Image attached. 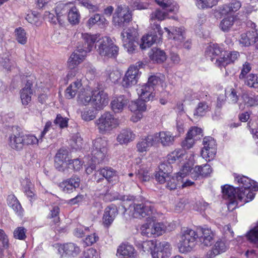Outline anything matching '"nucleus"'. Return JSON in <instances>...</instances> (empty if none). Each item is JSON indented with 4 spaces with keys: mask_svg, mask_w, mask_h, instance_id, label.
Segmentation results:
<instances>
[{
    "mask_svg": "<svg viewBox=\"0 0 258 258\" xmlns=\"http://www.w3.org/2000/svg\"><path fill=\"white\" fill-rule=\"evenodd\" d=\"M241 7V3L238 0H232L230 2L218 7L217 12L221 16L232 15Z\"/></svg>",
    "mask_w": 258,
    "mask_h": 258,
    "instance_id": "16",
    "label": "nucleus"
},
{
    "mask_svg": "<svg viewBox=\"0 0 258 258\" xmlns=\"http://www.w3.org/2000/svg\"><path fill=\"white\" fill-rule=\"evenodd\" d=\"M135 137V134L131 129L125 128L120 131L117 137L116 140L120 144H127L133 141Z\"/></svg>",
    "mask_w": 258,
    "mask_h": 258,
    "instance_id": "29",
    "label": "nucleus"
},
{
    "mask_svg": "<svg viewBox=\"0 0 258 258\" xmlns=\"http://www.w3.org/2000/svg\"><path fill=\"white\" fill-rule=\"evenodd\" d=\"M198 238L197 231L187 229L181 232L178 248L180 252L190 251L195 246Z\"/></svg>",
    "mask_w": 258,
    "mask_h": 258,
    "instance_id": "5",
    "label": "nucleus"
},
{
    "mask_svg": "<svg viewBox=\"0 0 258 258\" xmlns=\"http://www.w3.org/2000/svg\"><path fill=\"white\" fill-rule=\"evenodd\" d=\"M95 124L99 132L104 134L115 128L119 124V120L110 112H105L96 120Z\"/></svg>",
    "mask_w": 258,
    "mask_h": 258,
    "instance_id": "4",
    "label": "nucleus"
},
{
    "mask_svg": "<svg viewBox=\"0 0 258 258\" xmlns=\"http://www.w3.org/2000/svg\"><path fill=\"white\" fill-rule=\"evenodd\" d=\"M167 161H181L184 159L187 161H194L195 155L189 153L186 154L185 151L182 149H175L169 153L167 156Z\"/></svg>",
    "mask_w": 258,
    "mask_h": 258,
    "instance_id": "17",
    "label": "nucleus"
},
{
    "mask_svg": "<svg viewBox=\"0 0 258 258\" xmlns=\"http://www.w3.org/2000/svg\"><path fill=\"white\" fill-rule=\"evenodd\" d=\"M23 138L24 140V145L35 144L38 143V142L42 139L40 137L38 139L36 137L32 135H23Z\"/></svg>",
    "mask_w": 258,
    "mask_h": 258,
    "instance_id": "62",
    "label": "nucleus"
},
{
    "mask_svg": "<svg viewBox=\"0 0 258 258\" xmlns=\"http://www.w3.org/2000/svg\"><path fill=\"white\" fill-rule=\"evenodd\" d=\"M146 84L153 87L155 92L156 91L162 92L165 90V92H168L166 90L167 86L163 80V77L161 78L158 76H151L148 78V82Z\"/></svg>",
    "mask_w": 258,
    "mask_h": 258,
    "instance_id": "22",
    "label": "nucleus"
},
{
    "mask_svg": "<svg viewBox=\"0 0 258 258\" xmlns=\"http://www.w3.org/2000/svg\"><path fill=\"white\" fill-rule=\"evenodd\" d=\"M156 3L163 9H167V11L172 12L177 10V7L173 0H155Z\"/></svg>",
    "mask_w": 258,
    "mask_h": 258,
    "instance_id": "45",
    "label": "nucleus"
},
{
    "mask_svg": "<svg viewBox=\"0 0 258 258\" xmlns=\"http://www.w3.org/2000/svg\"><path fill=\"white\" fill-rule=\"evenodd\" d=\"M107 142L105 138H99L96 139L93 142L94 149L103 150L104 148H107Z\"/></svg>",
    "mask_w": 258,
    "mask_h": 258,
    "instance_id": "61",
    "label": "nucleus"
},
{
    "mask_svg": "<svg viewBox=\"0 0 258 258\" xmlns=\"http://www.w3.org/2000/svg\"><path fill=\"white\" fill-rule=\"evenodd\" d=\"M167 17V14L165 10H161L160 9H156L150 14V27L153 25V24H158L155 22L156 20L158 21H162L165 20Z\"/></svg>",
    "mask_w": 258,
    "mask_h": 258,
    "instance_id": "38",
    "label": "nucleus"
},
{
    "mask_svg": "<svg viewBox=\"0 0 258 258\" xmlns=\"http://www.w3.org/2000/svg\"><path fill=\"white\" fill-rule=\"evenodd\" d=\"M209 110V106L207 103L205 102H201L198 104V105L194 113V115L195 117L203 116Z\"/></svg>",
    "mask_w": 258,
    "mask_h": 258,
    "instance_id": "55",
    "label": "nucleus"
},
{
    "mask_svg": "<svg viewBox=\"0 0 258 258\" xmlns=\"http://www.w3.org/2000/svg\"><path fill=\"white\" fill-rule=\"evenodd\" d=\"M73 162H55L54 166L59 171L68 172L69 168L74 167Z\"/></svg>",
    "mask_w": 258,
    "mask_h": 258,
    "instance_id": "59",
    "label": "nucleus"
},
{
    "mask_svg": "<svg viewBox=\"0 0 258 258\" xmlns=\"http://www.w3.org/2000/svg\"><path fill=\"white\" fill-rule=\"evenodd\" d=\"M205 53L206 57L219 68L225 67L234 62L239 55L237 51H224L221 46L213 43L207 46Z\"/></svg>",
    "mask_w": 258,
    "mask_h": 258,
    "instance_id": "2",
    "label": "nucleus"
},
{
    "mask_svg": "<svg viewBox=\"0 0 258 258\" xmlns=\"http://www.w3.org/2000/svg\"><path fill=\"white\" fill-rule=\"evenodd\" d=\"M141 234L143 236L151 237L154 236L152 223H146L141 227Z\"/></svg>",
    "mask_w": 258,
    "mask_h": 258,
    "instance_id": "57",
    "label": "nucleus"
},
{
    "mask_svg": "<svg viewBox=\"0 0 258 258\" xmlns=\"http://www.w3.org/2000/svg\"><path fill=\"white\" fill-rule=\"evenodd\" d=\"M246 237L250 243L258 247V224L246 234Z\"/></svg>",
    "mask_w": 258,
    "mask_h": 258,
    "instance_id": "51",
    "label": "nucleus"
},
{
    "mask_svg": "<svg viewBox=\"0 0 258 258\" xmlns=\"http://www.w3.org/2000/svg\"><path fill=\"white\" fill-rule=\"evenodd\" d=\"M106 21L105 19L101 16L99 14H95L92 16L88 21V24L89 26H92L97 23L99 24L105 23Z\"/></svg>",
    "mask_w": 258,
    "mask_h": 258,
    "instance_id": "63",
    "label": "nucleus"
},
{
    "mask_svg": "<svg viewBox=\"0 0 258 258\" xmlns=\"http://www.w3.org/2000/svg\"><path fill=\"white\" fill-rule=\"evenodd\" d=\"M54 161H80L78 158L71 160L69 157V152L64 148L60 149L56 153Z\"/></svg>",
    "mask_w": 258,
    "mask_h": 258,
    "instance_id": "43",
    "label": "nucleus"
},
{
    "mask_svg": "<svg viewBox=\"0 0 258 258\" xmlns=\"http://www.w3.org/2000/svg\"><path fill=\"white\" fill-rule=\"evenodd\" d=\"M14 36L17 41L22 45H25L27 42L28 35L26 30L22 27H18L14 31Z\"/></svg>",
    "mask_w": 258,
    "mask_h": 258,
    "instance_id": "40",
    "label": "nucleus"
},
{
    "mask_svg": "<svg viewBox=\"0 0 258 258\" xmlns=\"http://www.w3.org/2000/svg\"><path fill=\"white\" fill-rule=\"evenodd\" d=\"M156 144L161 141L164 146H170L174 141V136L169 132H160L153 134Z\"/></svg>",
    "mask_w": 258,
    "mask_h": 258,
    "instance_id": "20",
    "label": "nucleus"
},
{
    "mask_svg": "<svg viewBox=\"0 0 258 258\" xmlns=\"http://www.w3.org/2000/svg\"><path fill=\"white\" fill-rule=\"evenodd\" d=\"M68 5L64 4H59L57 5L55 9V14L46 11L44 14V19L52 24L57 23L61 25L64 22V14L68 11Z\"/></svg>",
    "mask_w": 258,
    "mask_h": 258,
    "instance_id": "10",
    "label": "nucleus"
},
{
    "mask_svg": "<svg viewBox=\"0 0 258 258\" xmlns=\"http://www.w3.org/2000/svg\"><path fill=\"white\" fill-rule=\"evenodd\" d=\"M68 19L72 24H78L80 19V15L76 7H73L69 10Z\"/></svg>",
    "mask_w": 258,
    "mask_h": 258,
    "instance_id": "46",
    "label": "nucleus"
},
{
    "mask_svg": "<svg viewBox=\"0 0 258 258\" xmlns=\"http://www.w3.org/2000/svg\"><path fill=\"white\" fill-rule=\"evenodd\" d=\"M165 31L167 33V37L169 39L173 38L178 43L182 42L185 39V32L182 28H175L171 31L168 28H164Z\"/></svg>",
    "mask_w": 258,
    "mask_h": 258,
    "instance_id": "30",
    "label": "nucleus"
},
{
    "mask_svg": "<svg viewBox=\"0 0 258 258\" xmlns=\"http://www.w3.org/2000/svg\"><path fill=\"white\" fill-rule=\"evenodd\" d=\"M118 213L116 207L111 205L107 207L103 216V223L104 226L108 227L113 222Z\"/></svg>",
    "mask_w": 258,
    "mask_h": 258,
    "instance_id": "23",
    "label": "nucleus"
},
{
    "mask_svg": "<svg viewBox=\"0 0 258 258\" xmlns=\"http://www.w3.org/2000/svg\"><path fill=\"white\" fill-rule=\"evenodd\" d=\"M255 35V31H249L241 35L239 43L244 46H248L252 44V40Z\"/></svg>",
    "mask_w": 258,
    "mask_h": 258,
    "instance_id": "47",
    "label": "nucleus"
},
{
    "mask_svg": "<svg viewBox=\"0 0 258 258\" xmlns=\"http://www.w3.org/2000/svg\"><path fill=\"white\" fill-rule=\"evenodd\" d=\"M235 180L239 184V186L237 187L238 189H240V191L245 192L246 190L250 189L252 186V188L257 190L258 188L255 186V182L246 176L243 175H237L235 177Z\"/></svg>",
    "mask_w": 258,
    "mask_h": 258,
    "instance_id": "24",
    "label": "nucleus"
},
{
    "mask_svg": "<svg viewBox=\"0 0 258 258\" xmlns=\"http://www.w3.org/2000/svg\"><path fill=\"white\" fill-rule=\"evenodd\" d=\"M150 29V33L144 35L141 39L140 47L142 49L150 47L154 43L159 42L162 38L163 31L159 24H153Z\"/></svg>",
    "mask_w": 258,
    "mask_h": 258,
    "instance_id": "7",
    "label": "nucleus"
},
{
    "mask_svg": "<svg viewBox=\"0 0 258 258\" xmlns=\"http://www.w3.org/2000/svg\"><path fill=\"white\" fill-rule=\"evenodd\" d=\"M9 144L13 149L19 150L22 149L24 146L23 135L20 133H16L9 137Z\"/></svg>",
    "mask_w": 258,
    "mask_h": 258,
    "instance_id": "35",
    "label": "nucleus"
},
{
    "mask_svg": "<svg viewBox=\"0 0 258 258\" xmlns=\"http://www.w3.org/2000/svg\"><path fill=\"white\" fill-rule=\"evenodd\" d=\"M198 238L200 242L204 246H210L213 241L214 234L211 229L209 228H201L197 230Z\"/></svg>",
    "mask_w": 258,
    "mask_h": 258,
    "instance_id": "21",
    "label": "nucleus"
},
{
    "mask_svg": "<svg viewBox=\"0 0 258 258\" xmlns=\"http://www.w3.org/2000/svg\"><path fill=\"white\" fill-rule=\"evenodd\" d=\"M136 34V30L130 28L127 30L124 29L121 33L123 46L124 49L130 53H133L135 51L136 47L134 44V41Z\"/></svg>",
    "mask_w": 258,
    "mask_h": 258,
    "instance_id": "14",
    "label": "nucleus"
},
{
    "mask_svg": "<svg viewBox=\"0 0 258 258\" xmlns=\"http://www.w3.org/2000/svg\"><path fill=\"white\" fill-rule=\"evenodd\" d=\"M149 246V249L151 251L152 258H167L169 257L171 253H168L166 250L162 253L161 252V247L159 246L158 244L154 245L153 241H147L143 243V248L147 249V247Z\"/></svg>",
    "mask_w": 258,
    "mask_h": 258,
    "instance_id": "19",
    "label": "nucleus"
},
{
    "mask_svg": "<svg viewBox=\"0 0 258 258\" xmlns=\"http://www.w3.org/2000/svg\"><path fill=\"white\" fill-rule=\"evenodd\" d=\"M156 145L153 135H148L145 139L139 142L137 145L138 151L143 153L146 152L151 147Z\"/></svg>",
    "mask_w": 258,
    "mask_h": 258,
    "instance_id": "34",
    "label": "nucleus"
},
{
    "mask_svg": "<svg viewBox=\"0 0 258 258\" xmlns=\"http://www.w3.org/2000/svg\"><path fill=\"white\" fill-rule=\"evenodd\" d=\"M234 16L230 15L221 20L219 24V27L224 32H228L233 26L234 22Z\"/></svg>",
    "mask_w": 258,
    "mask_h": 258,
    "instance_id": "42",
    "label": "nucleus"
},
{
    "mask_svg": "<svg viewBox=\"0 0 258 258\" xmlns=\"http://www.w3.org/2000/svg\"><path fill=\"white\" fill-rule=\"evenodd\" d=\"M87 53L80 49L79 47L70 56L68 61V66L70 69L75 68L85 59Z\"/></svg>",
    "mask_w": 258,
    "mask_h": 258,
    "instance_id": "18",
    "label": "nucleus"
},
{
    "mask_svg": "<svg viewBox=\"0 0 258 258\" xmlns=\"http://www.w3.org/2000/svg\"><path fill=\"white\" fill-rule=\"evenodd\" d=\"M129 209L132 211V216L136 218H142L152 216L153 212V207L146 203H134L133 205H130Z\"/></svg>",
    "mask_w": 258,
    "mask_h": 258,
    "instance_id": "12",
    "label": "nucleus"
},
{
    "mask_svg": "<svg viewBox=\"0 0 258 258\" xmlns=\"http://www.w3.org/2000/svg\"><path fill=\"white\" fill-rule=\"evenodd\" d=\"M127 103L128 100L124 96L114 97L111 102V108L115 113H119L122 111Z\"/></svg>",
    "mask_w": 258,
    "mask_h": 258,
    "instance_id": "32",
    "label": "nucleus"
},
{
    "mask_svg": "<svg viewBox=\"0 0 258 258\" xmlns=\"http://www.w3.org/2000/svg\"><path fill=\"white\" fill-rule=\"evenodd\" d=\"M107 153V148H104L103 150L93 149L92 151V157L91 161H102L106 159Z\"/></svg>",
    "mask_w": 258,
    "mask_h": 258,
    "instance_id": "50",
    "label": "nucleus"
},
{
    "mask_svg": "<svg viewBox=\"0 0 258 258\" xmlns=\"http://www.w3.org/2000/svg\"><path fill=\"white\" fill-rule=\"evenodd\" d=\"M96 51L101 56L116 58L119 48L109 37H102L98 40Z\"/></svg>",
    "mask_w": 258,
    "mask_h": 258,
    "instance_id": "3",
    "label": "nucleus"
},
{
    "mask_svg": "<svg viewBox=\"0 0 258 258\" xmlns=\"http://www.w3.org/2000/svg\"><path fill=\"white\" fill-rule=\"evenodd\" d=\"M166 187L169 190H174L178 187H180L181 183L183 182L182 178L179 177L177 174L175 176H168L166 181Z\"/></svg>",
    "mask_w": 258,
    "mask_h": 258,
    "instance_id": "39",
    "label": "nucleus"
},
{
    "mask_svg": "<svg viewBox=\"0 0 258 258\" xmlns=\"http://www.w3.org/2000/svg\"><path fill=\"white\" fill-rule=\"evenodd\" d=\"M94 107H86L80 111L81 116L83 120L89 121L93 120L96 116V112Z\"/></svg>",
    "mask_w": 258,
    "mask_h": 258,
    "instance_id": "41",
    "label": "nucleus"
},
{
    "mask_svg": "<svg viewBox=\"0 0 258 258\" xmlns=\"http://www.w3.org/2000/svg\"><path fill=\"white\" fill-rule=\"evenodd\" d=\"M26 229L23 227L17 228L14 231V237L19 240H24L26 237Z\"/></svg>",
    "mask_w": 258,
    "mask_h": 258,
    "instance_id": "64",
    "label": "nucleus"
},
{
    "mask_svg": "<svg viewBox=\"0 0 258 258\" xmlns=\"http://www.w3.org/2000/svg\"><path fill=\"white\" fill-rule=\"evenodd\" d=\"M117 253L121 256L120 258H136L137 251L133 245L128 243H122L117 250Z\"/></svg>",
    "mask_w": 258,
    "mask_h": 258,
    "instance_id": "25",
    "label": "nucleus"
},
{
    "mask_svg": "<svg viewBox=\"0 0 258 258\" xmlns=\"http://www.w3.org/2000/svg\"><path fill=\"white\" fill-rule=\"evenodd\" d=\"M150 59L153 62L161 63L167 58L165 52L159 48H154L149 53Z\"/></svg>",
    "mask_w": 258,
    "mask_h": 258,
    "instance_id": "36",
    "label": "nucleus"
},
{
    "mask_svg": "<svg viewBox=\"0 0 258 258\" xmlns=\"http://www.w3.org/2000/svg\"><path fill=\"white\" fill-rule=\"evenodd\" d=\"M109 102L107 94L103 90L92 91L91 103L96 110H100L106 106Z\"/></svg>",
    "mask_w": 258,
    "mask_h": 258,
    "instance_id": "13",
    "label": "nucleus"
},
{
    "mask_svg": "<svg viewBox=\"0 0 258 258\" xmlns=\"http://www.w3.org/2000/svg\"><path fill=\"white\" fill-rule=\"evenodd\" d=\"M153 229L154 236H159L162 235L165 230V227L162 223H153Z\"/></svg>",
    "mask_w": 258,
    "mask_h": 258,
    "instance_id": "60",
    "label": "nucleus"
},
{
    "mask_svg": "<svg viewBox=\"0 0 258 258\" xmlns=\"http://www.w3.org/2000/svg\"><path fill=\"white\" fill-rule=\"evenodd\" d=\"M186 135L196 141L203 137V131L202 128L196 126L191 127L188 131Z\"/></svg>",
    "mask_w": 258,
    "mask_h": 258,
    "instance_id": "54",
    "label": "nucleus"
},
{
    "mask_svg": "<svg viewBox=\"0 0 258 258\" xmlns=\"http://www.w3.org/2000/svg\"><path fill=\"white\" fill-rule=\"evenodd\" d=\"M191 172V176L196 180L200 176L205 177L210 174L212 172V168L210 165L205 164L202 166H196Z\"/></svg>",
    "mask_w": 258,
    "mask_h": 258,
    "instance_id": "33",
    "label": "nucleus"
},
{
    "mask_svg": "<svg viewBox=\"0 0 258 258\" xmlns=\"http://www.w3.org/2000/svg\"><path fill=\"white\" fill-rule=\"evenodd\" d=\"M32 84L29 81H27L25 86L20 91V97L23 105H27L31 101Z\"/></svg>",
    "mask_w": 258,
    "mask_h": 258,
    "instance_id": "31",
    "label": "nucleus"
},
{
    "mask_svg": "<svg viewBox=\"0 0 258 258\" xmlns=\"http://www.w3.org/2000/svg\"><path fill=\"white\" fill-rule=\"evenodd\" d=\"M213 248V255H216L225 252L227 249V246L223 241L220 240L216 242Z\"/></svg>",
    "mask_w": 258,
    "mask_h": 258,
    "instance_id": "58",
    "label": "nucleus"
},
{
    "mask_svg": "<svg viewBox=\"0 0 258 258\" xmlns=\"http://www.w3.org/2000/svg\"><path fill=\"white\" fill-rule=\"evenodd\" d=\"M245 84L250 88L257 89L258 91V75L250 74L248 75L245 80Z\"/></svg>",
    "mask_w": 258,
    "mask_h": 258,
    "instance_id": "53",
    "label": "nucleus"
},
{
    "mask_svg": "<svg viewBox=\"0 0 258 258\" xmlns=\"http://www.w3.org/2000/svg\"><path fill=\"white\" fill-rule=\"evenodd\" d=\"M15 62L11 60L9 56L3 57L0 65L7 71H12L15 69Z\"/></svg>",
    "mask_w": 258,
    "mask_h": 258,
    "instance_id": "56",
    "label": "nucleus"
},
{
    "mask_svg": "<svg viewBox=\"0 0 258 258\" xmlns=\"http://www.w3.org/2000/svg\"><path fill=\"white\" fill-rule=\"evenodd\" d=\"M222 191L223 198L229 201L228 207L233 205L234 207L232 208L234 209L237 206V199L241 201L243 199V196L245 193L240 191V189L234 188L233 186L229 185H225L222 187Z\"/></svg>",
    "mask_w": 258,
    "mask_h": 258,
    "instance_id": "8",
    "label": "nucleus"
},
{
    "mask_svg": "<svg viewBox=\"0 0 258 258\" xmlns=\"http://www.w3.org/2000/svg\"><path fill=\"white\" fill-rule=\"evenodd\" d=\"M142 63L138 62L135 65H131L123 77L121 84L123 87L128 88L136 85L141 75L139 71Z\"/></svg>",
    "mask_w": 258,
    "mask_h": 258,
    "instance_id": "9",
    "label": "nucleus"
},
{
    "mask_svg": "<svg viewBox=\"0 0 258 258\" xmlns=\"http://www.w3.org/2000/svg\"><path fill=\"white\" fill-rule=\"evenodd\" d=\"M80 179L77 176H73L72 178L65 180L59 184V187L63 191L66 193L73 192L74 189L78 187L80 185Z\"/></svg>",
    "mask_w": 258,
    "mask_h": 258,
    "instance_id": "26",
    "label": "nucleus"
},
{
    "mask_svg": "<svg viewBox=\"0 0 258 258\" xmlns=\"http://www.w3.org/2000/svg\"><path fill=\"white\" fill-rule=\"evenodd\" d=\"M137 92L139 99L132 101L128 106L130 110L134 112L131 118L134 122H138L142 118L143 112L146 110L145 102L153 99L155 95L153 88L146 83L139 85Z\"/></svg>",
    "mask_w": 258,
    "mask_h": 258,
    "instance_id": "1",
    "label": "nucleus"
},
{
    "mask_svg": "<svg viewBox=\"0 0 258 258\" xmlns=\"http://www.w3.org/2000/svg\"><path fill=\"white\" fill-rule=\"evenodd\" d=\"M105 74L109 80L114 83L117 82L121 77L120 72L119 71L114 70L111 67H108L106 69Z\"/></svg>",
    "mask_w": 258,
    "mask_h": 258,
    "instance_id": "48",
    "label": "nucleus"
},
{
    "mask_svg": "<svg viewBox=\"0 0 258 258\" xmlns=\"http://www.w3.org/2000/svg\"><path fill=\"white\" fill-rule=\"evenodd\" d=\"M82 37L84 44L82 47H79L87 53L92 51L94 47L97 49L98 40L101 38L98 35L89 33L82 34Z\"/></svg>",
    "mask_w": 258,
    "mask_h": 258,
    "instance_id": "15",
    "label": "nucleus"
},
{
    "mask_svg": "<svg viewBox=\"0 0 258 258\" xmlns=\"http://www.w3.org/2000/svg\"><path fill=\"white\" fill-rule=\"evenodd\" d=\"M59 252H62L69 256H76L80 252V249L76 244L72 242L60 245L58 249Z\"/></svg>",
    "mask_w": 258,
    "mask_h": 258,
    "instance_id": "27",
    "label": "nucleus"
},
{
    "mask_svg": "<svg viewBox=\"0 0 258 258\" xmlns=\"http://www.w3.org/2000/svg\"><path fill=\"white\" fill-rule=\"evenodd\" d=\"M218 0H196L197 7L201 9L211 8L218 4Z\"/></svg>",
    "mask_w": 258,
    "mask_h": 258,
    "instance_id": "52",
    "label": "nucleus"
},
{
    "mask_svg": "<svg viewBox=\"0 0 258 258\" xmlns=\"http://www.w3.org/2000/svg\"><path fill=\"white\" fill-rule=\"evenodd\" d=\"M132 20V15L128 6L125 5H118L113 14L112 22L119 28H124Z\"/></svg>",
    "mask_w": 258,
    "mask_h": 258,
    "instance_id": "6",
    "label": "nucleus"
},
{
    "mask_svg": "<svg viewBox=\"0 0 258 258\" xmlns=\"http://www.w3.org/2000/svg\"><path fill=\"white\" fill-rule=\"evenodd\" d=\"M242 98L245 104L251 107L258 105V96L248 93H244L242 95Z\"/></svg>",
    "mask_w": 258,
    "mask_h": 258,
    "instance_id": "44",
    "label": "nucleus"
},
{
    "mask_svg": "<svg viewBox=\"0 0 258 258\" xmlns=\"http://www.w3.org/2000/svg\"><path fill=\"white\" fill-rule=\"evenodd\" d=\"M25 19L29 23L36 26L40 25V15L36 11H30L26 16Z\"/></svg>",
    "mask_w": 258,
    "mask_h": 258,
    "instance_id": "49",
    "label": "nucleus"
},
{
    "mask_svg": "<svg viewBox=\"0 0 258 258\" xmlns=\"http://www.w3.org/2000/svg\"><path fill=\"white\" fill-rule=\"evenodd\" d=\"M83 89V87L81 82L78 80L73 82L67 87L65 91L64 96L68 99H72Z\"/></svg>",
    "mask_w": 258,
    "mask_h": 258,
    "instance_id": "28",
    "label": "nucleus"
},
{
    "mask_svg": "<svg viewBox=\"0 0 258 258\" xmlns=\"http://www.w3.org/2000/svg\"><path fill=\"white\" fill-rule=\"evenodd\" d=\"M204 146L201 150L202 157L206 161H212L214 159L216 153V141L211 137H206L203 141Z\"/></svg>",
    "mask_w": 258,
    "mask_h": 258,
    "instance_id": "11",
    "label": "nucleus"
},
{
    "mask_svg": "<svg viewBox=\"0 0 258 258\" xmlns=\"http://www.w3.org/2000/svg\"><path fill=\"white\" fill-rule=\"evenodd\" d=\"M92 91L88 89H84L79 92L78 96V102L82 104L86 105L92 101Z\"/></svg>",
    "mask_w": 258,
    "mask_h": 258,
    "instance_id": "37",
    "label": "nucleus"
}]
</instances>
